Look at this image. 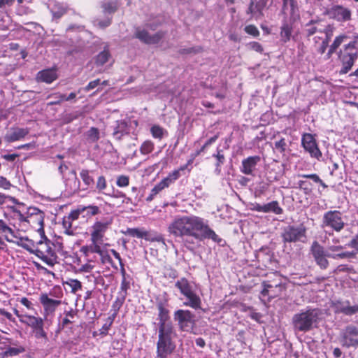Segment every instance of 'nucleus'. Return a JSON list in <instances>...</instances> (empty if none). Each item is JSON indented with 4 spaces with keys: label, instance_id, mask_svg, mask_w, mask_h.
Masks as SVG:
<instances>
[{
    "label": "nucleus",
    "instance_id": "nucleus-1",
    "mask_svg": "<svg viewBox=\"0 0 358 358\" xmlns=\"http://www.w3.org/2000/svg\"><path fill=\"white\" fill-rule=\"evenodd\" d=\"M169 232L176 238H180L188 249L194 244L192 239L202 241L210 239L220 243L222 238L210 227L208 221L194 215L176 217L169 226Z\"/></svg>",
    "mask_w": 358,
    "mask_h": 358
},
{
    "label": "nucleus",
    "instance_id": "nucleus-2",
    "mask_svg": "<svg viewBox=\"0 0 358 358\" xmlns=\"http://www.w3.org/2000/svg\"><path fill=\"white\" fill-rule=\"evenodd\" d=\"M322 315L319 308L308 307L293 315L292 323L295 331L308 332L317 327Z\"/></svg>",
    "mask_w": 358,
    "mask_h": 358
},
{
    "label": "nucleus",
    "instance_id": "nucleus-3",
    "mask_svg": "<svg viewBox=\"0 0 358 358\" xmlns=\"http://www.w3.org/2000/svg\"><path fill=\"white\" fill-rule=\"evenodd\" d=\"M159 339L157 343V357L166 358L175 349L172 342L176 334L172 322L158 324Z\"/></svg>",
    "mask_w": 358,
    "mask_h": 358
},
{
    "label": "nucleus",
    "instance_id": "nucleus-4",
    "mask_svg": "<svg viewBox=\"0 0 358 358\" xmlns=\"http://www.w3.org/2000/svg\"><path fill=\"white\" fill-rule=\"evenodd\" d=\"M310 252L316 264L322 269H326L329 266L328 257L334 259H349L355 257L357 253L356 252L330 253L328 250H325L324 248L316 241L312 243Z\"/></svg>",
    "mask_w": 358,
    "mask_h": 358
},
{
    "label": "nucleus",
    "instance_id": "nucleus-5",
    "mask_svg": "<svg viewBox=\"0 0 358 358\" xmlns=\"http://www.w3.org/2000/svg\"><path fill=\"white\" fill-rule=\"evenodd\" d=\"M336 29L333 24L326 23L320 17L312 19L303 26V34L308 41H311V37L317 34H324V37H332Z\"/></svg>",
    "mask_w": 358,
    "mask_h": 358
},
{
    "label": "nucleus",
    "instance_id": "nucleus-6",
    "mask_svg": "<svg viewBox=\"0 0 358 358\" xmlns=\"http://www.w3.org/2000/svg\"><path fill=\"white\" fill-rule=\"evenodd\" d=\"M356 41H351L345 45L343 49L341 50L339 58L342 62L343 67L340 73H347L353 66L357 58V50L355 47Z\"/></svg>",
    "mask_w": 358,
    "mask_h": 358
},
{
    "label": "nucleus",
    "instance_id": "nucleus-7",
    "mask_svg": "<svg viewBox=\"0 0 358 358\" xmlns=\"http://www.w3.org/2000/svg\"><path fill=\"white\" fill-rule=\"evenodd\" d=\"M339 342L345 348L358 347V327L349 324L341 330L339 335Z\"/></svg>",
    "mask_w": 358,
    "mask_h": 358
},
{
    "label": "nucleus",
    "instance_id": "nucleus-8",
    "mask_svg": "<svg viewBox=\"0 0 358 358\" xmlns=\"http://www.w3.org/2000/svg\"><path fill=\"white\" fill-rule=\"evenodd\" d=\"M345 227L342 213L338 210L326 212L322 217V227H329L336 231H341Z\"/></svg>",
    "mask_w": 358,
    "mask_h": 358
},
{
    "label": "nucleus",
    "instance_id": "nucleus-9",
    "mask_svg": "<svg viewBox=\"0 0 358 358\" xmlns=\"http://www.w3.org/2000/svg\"><path fill=\"white\" fill-rule=\"evenodd\" d=\"M27 214V223H28L33 229H35L42 238H45L43 229V212L37 208L30 207L28 208Z\"/></svg>",
    "mask_w": 358,
    "mask_h": 358
},
{
    "label": "nucleus",
    "instance_id": "nucleus-10",
    "mask_svg": "<svg viewBox=\"0 0 358 358\" xmlns=\"http://www.w3.org/2000/svg\"><path fill=\"white\" fill-rule=\"evenodd\" d=\"M173 319L179 329L183 331L192 329L194 324V315L189 310L179 309L174 312Z\"/></svg>",
    "mask_w": 358,
    "mask_h": 358
},
{
    "label": "nucleus",
    "instance_id": "nucleus-11",
    "mask_svg": "<svg viewBox=\"0 0 358 358\" xmlns=\"http://www.w3.org/2000/svg\"><path fill=\"white\" fill-rule=\"evenodd\" d=\"M306 229L303 225H288L283 228L281 237L284 243L296 242L306 237Z\"/></svg>",
    "mask_w": 358,
    "mask_h": 358
},
{
    "label": "nucleus",
    "instance_id": "nucleus-12",
    "mask_svg": "<svg viewBox=\"0 0 358 358\" xmlns=\"http://www.w3.org/2000/svg\"><path fill=\"white\" fill-rule=\"evenodd\" d=\"M326 14L338 22H345L351 20L352 11L341 5H334L327 10Z\"/></svg>",
    "mask_w": 358,
    "mask_h": 358
},
{
    "label": "nucleus",
    "instance_id": "nucleus-13",
    "mask_svg": "<svg viewBox=\"0 0 358 358\" xmlns=\"http://www.w3.org/2000/svg\"><path fill=\"white\" fill-rule=\"evenodd\" d=\"M0 234H1L5 239L8 242L15 243L17 245L22 247L26 250H29V245L24 244L22 243L23 240L31 242L28 238H20L19 241H15L13 238H18V236L15 234L14 231L9 227L6 223L3 220H0Z\"/></svg>",
    "mask_w": 358,
    "mask_h": 358
},
{
    "label": "nucleus",
    "instance_id": "nucleus-14",
    "mask_svg": "<svg viewBox=\"0 0 358 358\" xmlns=\"http://www.w3.org/2000/svg\"><path fill=\"white\" fill-rule=\"evenodd\" d=\"M301 143L303 148L310 153L312 157L319 159L320 157H322V152L319 150L315 140L311 134H303Z\"/></svg>",
    "mask_w": 358,
    "mask_h": 358
},
{
    "label": "nucleus",
    "instance_id": "nucleus-15",
    "mask_svg": "<svg viewBox=\"0 0 358 358\" xmlns=\"http://www.w3.org/2000/svg\"><path fill=\"white\" fill-rule=\"evenodd\" d=\"M111 223V219L104 222H96L92 227L93 231L91 233L92 242H102L104 234Z\"/></svg>",
    "mask_w": 358,
    "mask_h": 358
},
{
    "label": "nucleus",
    "instance_id": "nucleus-16",
    "mask_svg": "<svg viewBox=\"0 0 358 358\" xmlns=\"http://www.w3.org/2000/svg\"><path fill=\"white\" fill-rule=\"evenodd\" d=\"M164 32L158 31L153 35H150L149 33L144 29L137 28L135 31L136 38L147 44H155L164 37Z\"/></svg>",
    "mask_w": 358,
    "mask_h": 358
},
{
    "label": "nucleus",
    "instance_id": "nucleus-17",
    "mask_svg": "<svg viewBox=\"0 0 358 358\" xmlns=\"http://www.w3.org/2000/svg\"><path fill=\"white\" fill-rule=\"evenodd\" d=\"M336 313H343L347 316L358 313V305L352 306L349 301H336L333 303Z\"/></svg>",
    "mask_w": 358,
    "mask_h": 358
},
{
    "label": "nucleus",
    "instance_id": "nucleus-18",
    "mask_svg": "<svg viewBox=\"0 0 358 358\" xmlns=\"http://www.w3.org/2000/svg\"><path fill=\"white\" fill-rule=\"evenodd\" d=\"M29 134L27 128L11 127L5 134L3 139L8 143H12L24 138Z\"/></svg>",
    "mask_w": 358,
    "mask_h": 358
},
{
    "label": "nucleus",
    "instance_id": "nucleus-19",
    "mask_svg": "<svg viewBox=\"0 0 358 358\" xmlns=\"http://www.w3.org/2000/svg\"><path fill=\"white\" fill-rule=\"evenodd\" d=\"M268 0H251L247 10V14H250L252 17L259 19L263 16V10L267 5Z\"/></svg>",
    "mask_w": 358,
    "mask_h": 358
},
{
    "label": "nucleus",
    "instance_id": "nucleus-20",
    "mask_svg": "<svg viewBox=\"0 0 358 358\" xmlns=\"http://www.w3.org/2000/svg\"><path fill=\"white\" fill-rule=\"evenodd\" d=\"M111 127L113 129L112 135L118 141H120L123 136L129 133L128 122L125 120H117Z\"/></svg>",
    "mask_w": 358,
    "mask_h": 358
},
{
    "label": "nucleus",
    "instance_id": "nucleus-21",
    "mask_svg": "<svg viewBox=\"0 0 358 358\" xmlns=\"http://www.w3.org/2000/svg\"><path fill=\"white\" fill-rule=\"evenodd\" d=\"M259 156H250L242 161L241 171L245 175H253L257 164L260 162Z\"/></svg>",
    "mask_w": 358,
    "mask_h": 358
},
{
    "label": "nucleus",
    "instance_id": "nucleus-22",
    "mask_svg": "<svg viewBox=\"0 0 358 358\" xmlns=\"http://www.w3.org/2000/svg\"><path fill=\"white\" fill-rule=\"evenodd\" d=\"M57 78L56 70L48 69L40 71L36 75V80L38 82L51 83Z\"/></svg>",
    "mask_w": 358,
    "mask_h": 358
},
{
    "label": "nucleus",
    "instance_id": "nucleus-23",
    "mask_svg": "<svg viewBox=\"0 0 358 358\" xmlns=\"http://www.w3.org/2000/svg\"><path fill=\"white\" fill-rule=\"evenodd\" d=\"M40 302L43 306L45 310L50 313L54 312L57 307L62 303L60 300L49 298L47 294H42L41 295Z\"/></svg>",
    "mask_w": 358,
    "mask_h": 358
},
{
    "label": "nucleus",
    "instance_id": "nucleus-24",
    "mask_svg": "<svg viewBox=\"0 0 358 358\" xmlns=\"http://www.w3.org/2000/svg\"><path fill=\"white\" fill-rule=\"evenodd\" d=\"M34 253L38 257H42L44 255H50L51 253H55L52 244L50 241L45 238V241H40L38 242V246L35 250Z\"/></svg>",
    "mask_w": 358,
    "mask_h": 358
},
{
    "label": "nucleus",
    "instance_id": "nucleus-25",
    "mask_svg": "<svg viewBox=\"0 0 358 358\" xmlns=\"http://www.w3.org/2000/svg\"><path fill=\"white\" fill-rule=\"evenodd\" d=\"M187 301L184 302V305L189 306L194 309L201 308V300L200 297L193 291L185 295Z\"/></svg>",
    "mask_w": 358,
    "mask_h": 358
},
{
    "label": "nucleus",
    "instance_id": "nucleus-26",
    "mask_svg": "<svg viewBox=\"0 0 358 358\" xmlns=\"http://www.w3.org/2000/svg\"><path fill=\"white\" fill-rule=\"evenodd\" d=\"M20 322L29 326L33 329L38 327L41 324H44L43 320L41 317H37L26 314L24 316L20 317Z\"/></svg>",
    "mask_w": 358,
    "mask_h": 358
},
{
    "label": "nucleus",
    "instance_id": "nucleus-27",
    "mask_svg": "<svg viewBox=\"0 0 358 358\" xmlns=\"http://www.w3.org/2000/svg\"><path fill=\"white\" fill-rule=\"evenodd\" d=\"M157 307L159 311L158 313V324L171 322L170 321L169 310L166 309L162 302H159L157 304Z\"/></svg>",
    "mask_w": 358,
    "mask_h": 358
},
{
    "label": "nucleus",
    "instance_id": "nucleus-28",
    "mask_svg": "<svg viewBox=\"0 0 358 358\" xmlns=\"http://www.w3.org/2000/svg\"><path fill=\"white\" fill-rule=\"evenodd\" d=\"M175 286L180 290V293L184 296L193 291L192 287L190 285L189 280L185 278H181L180 279L177 280L175 284Z\"/></svg>",
    "mask_w": 358,
    "mask_h": 358
},
{
    "label": "nucleus",
    "instance_id": "nucleus-29",
    "mask_svg": "<svg viewBox=\"0 0 358 358\" xmlns=\"http://www.w3.org/2000/svg\"><path fill=\"white\" fill-rule=\"evenodd\" d=\"M69 174L71 176V179L69 178L66 180V187H69L71 191L73 192H78L80 189V181L78 180L76 176V172L75 170H71Z\"/></svg>",
    "mask_w": 358,
    "mask_h": 358
},
{
    "label": "nucleus",
    "instance_id": "nucleus-30",
    "mask_svg": "<svg viewBox=\"0 0 358 358\" xmlns=\"http://www.w3.org/2000/svg\"><path fill=\"white\" fill-rule=\"evenodd\" d=\"M120 6L117 1H107L101 3V8L104 13L113 14L115 13Z\"/></svg>",
    "mask_w": 358,
    "mask_h": 358
},
{
    "label": "nucleus",
    "instance_id": "nucleus-31",
    "mask_svg": "<svg viewBox=\"0 0 358 358\" xmlns=\"http://www.w3.org/2000/svg\"><path fill=\"white\" fill-rule=\"evenodd\" d=\"M67 11V8L62 3L54 2L50 8V12L54 18L59 19Z\"/></svg>",
    "mask_w": 358,
    "mask_h": 358
},
{
    "label": "nucleus",
    "instance_id": "nucleus-32",
    "mask_svg": "<svg viewBox=\"0 0 358 358\" xmlns=\"http://www.w3.org/2000/svg\"><path fill=\"white\" fill-rule=\"evenodd\" d=\"M290 9V14L292 16L298 15L299 6L296 0H282V10Z\"/></svg>",
    "mask_w": 358,
    "mask_h": 358
},
{
    "label": "nucleus",
    "instance_id": "nucleus-33",
    "mask_svg": "<svg viewBox=\"0 0 358 358\" xmlns=\"http://www.w3.org/2000/svg\"><path fill=\"white\" fill-rule=\"evenodd\" d=\"M292 34V24L288 22H284L281 27L280 37L283 42L290 40Z\"/></svg>",
    "mask_w": 358,
    "mask_h": 358
},
{
    "label": "nucleus",
    "instance_id": "nucleus-34",
    "mask_svg": "<svg viewBox=\"0 0 358 358\" xmlns=\"http://www.w3.org/2000/svg\"><path fill=\"white\" fill-rule=\"evenodd\" d=\"M282 212V208L279 206L278 202L276 201L264 204V213H273L276 215H280Z\"/></svg>",
    "mask_w": 358,
    "mask_h": 358
},
{
    "label": "nucleus",
    "instance_id": "nucleus-35",
    "mask_svg": "<svg viewBox=\"0 0 358 358\" xmlns=\"http://www.w3.org/2000/svg\"><path fill=\"white\" fill-rule=\"evenodd\" d=\"M80 176L83 181L84 184L86 185V189H88L92 187L94 184V180L92 176L90 175V172L87 169H83L80 173Z\"/></svg>",
    "mask_w": 358,
    "mask_h": 358
},
{
    "label": "nucleus",
    "instance_id": "nucleus-36",
    "mask_svg": "<svg viewBox=\"0 0 358 358\" xmlns=\"http://www.w3.org/2000/svg\"><path fill=\"white\" fill-rule=\"evenodd\" d=\"M110 53L108 50H104L101 52L95 59V64L98 66H102L105 64L110 58Z\"/></svg>",
    "mask_w": 358,
    "mask_h": 358
},
{
    "label": "nucleus",
    "instance_id": "nucleus-37",
    "mask_svg": "<svg viewBox=\"0 0 358 358\" xmlns=\"http://www.w3.org/2000/svg\"><path fill=\"white\" fill-rule=\"evenodd\" d=\"M170 178H164L158 184H157L152 189V195H157L159 192L170 185Z\"/></svg>",
    "mask_w": 358,
    "mask_h": 358
},
{
    "label": "nucleus",
    "instance_id": "nucleus-38",
    "mask_svg": "<svg viewBox=\"0 0 358 358\" xmlns=\"http://www.w3.org/2000/svg\"><path fill=\"white\" fill-rule=\"evenodd\" d=\"M126 299V294H119V296L116 298L115 301L113 303V308L115 310L113 314L114 316L116 315L117 311L122 306Z\"/></svg>",
    "mask_w": 358,
    "mask_h": 358
},
{
    "label": "nucleus",
    "instance_id": "nucleus-39",
    "mask_svg": "<svg viewBox=\"0 0 358 358\" xmlns=\"http://www.w3.org/2000/svg\"><path fill=\"white\" fill-rule=\"evenodd\" d=\"M88 141L94 143L99 139V131L97 128L91 127L86 133Z\"/></svg>",
    "mask_w": 358,
    "mask_h": 358
},
{
    "label": "nucleus",
    "instance_id": "nucleus-40",
    "mask_svg": "<svg viewBox=\"0 0 358 358\" xmlns=\"http://www.w3.org/2000/svg\"><path fill=\"white\" fill-rule=\"evenodd\" d=\"M145 231L138 228H128L124 234L132 237L143 238Z\"/></svg>",
    "mask_w": 358,
    "mask_h": 358
},
{
    "label": "nucleus",
    "instance_id": "nucleus-41",
    "mask_svg": "<svg viewBox=\"0 0 358 358\" xmlns=\"http://www.w3.org/2000/svg\"><path fill=\"white\" fill-rule=\"evenodd\" d=\"M112 22V18L111 17H106L103 20L100 19H95L93 21V24L95 27L103 29L108 27H109L111 24Z\"/></svg>",
    "mask_w": 358,
    "mask_h": 358
},
{
    "label": "nucleus",
    "instance_id": "nucleus-42",
    "mask_svg": "<svg viewBox=\"0 0 358 358\" xmlns=\"http://www.w3.org/2000/svg\"><path fill=\"white\" fill-rule=\"evenodd\" d=\"M143 238L148 241L162 242L164 244V239L163 236L160 234H152L146 231Z\"/></svg>",
    "mask_w": 358,
    "mask_h": 358
},
{
    "label": "nucleus",
    "instance_id": "nucleus-43",
    "mask_svg": "<svg viewBox=\"0 0 358 358\" xmlns=\"http://www.w3.org/2000/svg\"><path fill=\"white\" fill-rule=\"evenodd\" d=\"M65 283L71 287V292L73 294L82 289V284L78 280L69 279Z\"/></svg>",
    "mask_w": 358,
    "mask_h": 358
},
{
    "label": "nucleus",
    "instance_id": "nucleus-44",
    "mask_svg": "<svg viewBox=\"0 0 358 358\" xmlns=\"http://www.w3.org/2000/svg\"><path fill=\"white\" fill-rule=\"evenodd\" d=\"M45 264L48 266H53L57 263V256L56 253H51L50 255L39 257Z\"/></svg>",
    "mask_w": 358,
    "mask_h": 358
},
{
    "label": "nucleus",
    "instance_id": "nucleus-45",
    "mask_svg": "<svg viewBox=\"0 0 358 358\" xmlns=\"http://www.w3.org/2000/svg\"><path fill=\"white\" fill-rule=\"evenodd\" d=\"M150 132L154 138L162 139L164 134V129L159 125H154L151 127Z\"/></svg>",
    "mask_w": 358,
    "mask_h": 358
},
{
    "label": "nucleus",
    "instance_id": "nucleus-46",
    "mask_svg": "<svg viewBox=\"0 0 358 358\" xmlns=\"http://www.w3.org/2000/svg\"><path fill=\"white\" fill-rule=\"evenodd\" d=\"M154 149V144L150 141H145L141 146V152L143 155H148Z\"/></svg>",
    "mask_w": 358,
    "mask_h": 358
},
{
    "label": "nucleus",
    "instance_id": "nucleus-47",
    "mask_svg": "<svg viewBox=\"0 0 358 358\" xmlns=\"http://www.w3.org/2000/svg\"><path fill=\"white\" fill-rule=\"evenodd\" d=\"M72 222L70 220L69 217H66V216L63 219L62 224L64 229H65V234L68 235H73L74 231L71 229L72 228Z\"/></svg>",
    "mask_w": 358,
    "mask_h": 358
},
{
    "label": "nucleus",
    "instance_id": "nucleus-48",
    "mask_svg": "<svg viewBox=\"0 0 358 358\" xmlns=\"http://www.w3.org/2000/svg\"><path fill=\"white\" fill-rule=\"evenodd\" d=\"M66 317L63 318L62 321V325L63 327H66L70 323H72L73 322L71 320V319H73L76 315V312L73 310H71L66 313H65Z\"/></svg>",
    "mask_w": 358,
    "mask_h": 358
},
{
    "label": "nucleus",
    "instance_id": "nucleus-49",
    "mask_svg": "<svg viewBox=\"0 0 358 358\" xmlns=\"http://www.w3.org/2000/svg\"><path fill=\"white\" fill-rule=\"evenodd\" d=\"M81 210L83 213L85 212L87 215H95L99 211V208L96 206H81Z\"/></svg>",
    "mask_w": 358,
    "mask_h": 358
},
{
    "label": "nucleus",
    "instance_id": "nucleus-50",
    "mask_svg": "<svg viewBox=\"0 0 358 358\" xmlns=\"http://www.w3.org/2000/svg\"><path fill=\"white\" fill-rule=\"evenodd\" d=\"M220 152H221L220 150H218L217 154L213 155V157H216V159L217 160V162L215 164L216 165L215 171L217 173H220V171H221L220 167L224 162V155L221 154Z\"/></svg>",
    "mask_w": 358,
    "mask_h": 358
},
{
    "label": "nucleus",
    "instance_id": "nucleus-51",
    "mask_svg": "<svg viewBox=\"0 0 358 358\" xmlns=\"http://www.w3.org/2000/svg\"><path fill=\"white\" fill-rule=\"evenodd\" d=\"M99 242H92V244L87 247V250L91 253H97L101 257L103 256V252L98 245Z\"/></svg>",
    "mask_w": 358,
    "mask_h": 358
},
{
    "label": "nucleus",
    "instance_id": "nucleus-52",
    "mask_svg": "<svg viewBox=\"0 0 358 358\" xmlns=\"http://www.w3.org/2000/svg\"><path fill=\"white\" fill-rule=\"evenodd\" d=\"M331 37H324V39H322V41L321 42V44L320 46L317 48V52L322 55L325 52L328 45L329 41L331 40Z\"/></svg>",
    "mask_w": 358,
    "mask_h": 358
},
{
    "label": "nucleus",
    "instance_id": "nucleus-53",
    "mask_svg": "<svg viewBox=\"0 0 358 358\" xmlns=\"http://www.w3.org/2000/svg\"><path fill=\"white\" fill-rule=\"evenodd\" d=\"M274 148L279 152L284 153L287 148V143L285 138H280L279 141H275Z\"/></svg>",
    "mask_w": 358,
    "mask_h": 358
},
{
    "label": "nucleus",
    "instance_id": "nucleus-54",
    "mask_svg": "<svg viewBox=\"0 0 358 358\" xmlns=\"http://www.w3.org/2000/svg\"><path fill=\"white\" fill-rule=\"evenodd\" d=\"M129 178L127 176H120L117 177L116 184L120 187H124L129 185Z\"/></svg>",
    "mask_w": 358,
    "mask_h": 358
},
{
    "label": "nucleus",
    "instance_id": "nucleus-55",
    "mask_svg": "<svg viewBox=\"0 0 358 358\" xmlns=\"http://www.w3.org/2000/svg\"><path fill=\"white\" fill-rule=\"evenodd\" d=\"M106 180L104 176H101L98 178L96 188L99 192H102L103 189L106 188Z\"/></svg>",
    "mask_w": 358,
    "mask_h": 358
},
{
    "label": "nucleus",
    "instance_id": "nucleus-56",
    "mask_svg": "<svg viewBox=\"0 0 358 358\" xmlns=\"http://www.w3.org/2000/svg\"><path fill=\"white\" fill-rule=\"evenodd\" d=\"M50 96L55 97L54 101H52L48 103L50 106L60 104L62 101H65L66 99V94H55L54 95H50Z\"/></svg>",
    "mask_w": 358,
    "mask_h": 358
},
{
    "label": "nucleus",
    "instance_id": "nucleus-57",
    "mask_svg": "<svg viewBox=\"0 0 358 358\" xmlns=\"http://www.w3.org/2000/svg\"><path fill=\"white\" fill-rule=\"evenodd\" d=\"M244 29L247 34L253 36H258L259 35V31L255 25H248Z\"/></svg>",
    "mask_w": 358,
    "mask_h": 358
},
{
    "label": "nucleus",
    "instance_id": "nucleus-58",
    "mask_svg": "<svg viewBox=\"0 0 358 358\" xmlns=\"http://www.w3.org/2000/svg\"><path fill=\"white\" fill-rule=\"evenodd\" d=\"M130 288V282L127 281L126 278H123L122 279L121 285H120V292L119 294H127V290Z\"/></svg>",
    "mask_w": 358,
    "mask_h": 358
},
{
    "label": "nucleus",
    "instance_id": "nucleus-59",
    "mask_svg": "<svg viewBox=\"0 0 358 358\" xmlns=\"http://www.w3.org/2000/svg\"><path fill=\"white\" fill-rule=\"evenodd\" d=\"M35 333V336L36 338H46L47 334L43 330V324L40 325L38 327L34 329Z\"/></svg>",
    "mask_w": 358,
    "mask_h": 358
},
{
    "label": "nucleus",
    "instance_id": "nucleus-60",
    "mask_svg": "<svg viewBox=\"0 0 358 358\" xmlns=\"http://www.w3.org/2000/svg\"><path fill=\"white\" fill-rule=\"evenodd\" d=\"M348 38V36H346L345 34H341L335 38L334 42L332 43V45L336 48H338L342 44V43H343L344 41Z\"/></svg>",
    "mask_w": 358,
    "mask_h": 358
},
{
    "label": "nucleus",
    "instance_id": "nucleus-61",
    "mask_svg": "<svg viewBox=\"0 0 358 358\" xmlns=\"http://www.w3.org/2000/svg\"><path fill=\"white\" fill-rule=\"evenodd\" d=\"M345 247L342 245H329L327 249L329 252L330 253H340V252H345L346 251H343V249Z\"/></svg>",
    "mask_w": 358,
    "mask_h": 358
},
{
    "label": "nucleus",
    "instance_id": "nucleus-62",
    "mask_svg": "<svg viewBox=\"0 0 358 358\" xmlns=\"http://www.w3.org/2000/svg\"><path fill=\"white\" fill-rule=\"evenodd\" d=\"M81 206H80L78 209L71 211L66 217H69L70 220L73 221L78 219L79 215L82 213Z\"/></svg>",
    "mask_w": 358,
    "mask_h": 358
},
{
    "label": "nucleus",
    "instance_id": "nucleus-63",
    "mask_svg": "<svg viewBox=\"0 0 358 358\" xmlns=\"http://www.w3.org/2000/svg\"><path fill=\"white\" fill-rule=\"evenodd\" d=\"M101 83L100 79H96L93 81H91L88 83V85L84 88V90L85 92H89L93 89H94L96 87H97Z\"/></svg>",
    "mask_w": 358,
    "mask_h": 358
},
{
    "label": "nucleus",
    "instance_id": "nucleus-64",
    "mask_svg": "<svg viewBox=\"0 0 358 358\" xmlns=\"http://www.w3.org/2000/svg\"><path fill=\"white\" fill-rule=\"evenodd\" d=\"M348 245L355 248L357 252L358 251V234L352 239Z\"/></svg>",
    "mask_w": 358,
    "mask_h": 358
}]
</instances>
